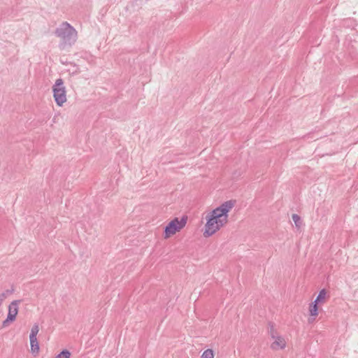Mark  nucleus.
Instances as JSON below:
<instances>
[{
  "label": "nucleus",
  "instance_id": "dca6fc26",
  "mask_svg": "<svg viewBox=\"0 0 358 358\" xmlns=\"http://www.w3.org/2000/svg\"><path fill=\"white\" fill-rule=\"evenodd\" d=\"M14 289H6L3 293H6V296L10 294H12L13 292Z\"/></svg>",
  "mask_w": 358,
  "mask_h": 358
},
{
  "label": "nucleus",
  "instance_id": "0eeeda50",
  "mask_svg": "<svg viewBox=\"0 0 358 358\" xmlns=\"http://www.w3.org/2000/svg\"><path fill=\"white\" fill-rule=\"evenodd\" d=\"M31 352L34 355H36L39 352V343L37 340V337L29 336Z\"/></svg>",
  "mask_w": 358,
  "mask_h": 358
},
{
  "label": "nucleus",
  "instance_id": "2eb2a0df",
  "mask_svg": "<svg viewBox=\"0 0 358 358\" xmlns=\"http://www.w3.org/2000/svg\"><path fill=\"white\" fill-rule=\"evenodd\" d=\"M269 327H270V329L268 331L269 332V334L271 335V338H275L277 335V332L274 328V325L272 322H269Z\"/></svg>",
  "mask_w": 358,
  "mask_h": 358
},
{
  "label": "nucleus",
  "instance_id": "7ed1b4c3",
  "mask_svg": "<svg viewBox=\"0 0 358 358\" xmlns=\"http://www.w3.org/2000/svg\"><path fill=\"white\" fill-rule=\"evenodd\" d=\"M187 217L183 215L180 220L175 217L171 220L164 229L163 236L165 239L170 238L176 232L183 229L187 224Z\"/></svg>",
  "mask_w": 358,
  "mask_h": 358
},
{
  "label": "nucleus",
  "instance_id": "423d86ee",
  "mask_svg": "<svg viewBox=\"0 0 358 358\" xmlns=\"http://www.w3.org/2000/svg\"><path fill=\"white\" fill-rule=\"evenodd\" d=\"M20 302V300H15L10 303L8 306V315H11L14 319H16V316L18 313V305Z\"/></svg>",
  "mask_w": 358,
  "mask_h": 358
},
{
  "label": "nucleus",
  "instance_id": "20e7f679",
  "mask_svg": "<svg viewBox=\"0 0 358 358\" xmlns=\"http://www.w3.org/2000/svg\"><path fill=\"white\" fill-rule=\"evenodd\" d=\"M53 98L58 106H62L66 101V92L62 78L56 80L52 86Z\"/></svg>",
  "mask_w": 358,
  "mask_h": 358
},
{
  "label": "nucleus",
  "instance_id": "1a4fd4ad",
  "mask_svg": "<svg viewBox=\"0 0 358 358\" xmlns=\"http://www.w3.org/2000/svg\"><path fill=\"white\" fill-rule=\"evenodd\" d=\"M326 295H327L326 289H322L319 292V293H318V294H317V297H316V299H315L314 301L316 303H318V304L322 303L324 301V299H325Z\"/></svg>",
  "mask_w": 358,
  "mask_h": 358
},
{
  "label": "nucleus",
  "instance_id": "9b49d317",
  "mask_svg": "<svg viewBox=\"0 0 358 358\" xmlns=\"http://www.w3.org/2000/svg\"><path fill=\"white\" fill-rule=\"evenodd\" d=\"M15 320V319H14V317H13L11 315H7L6 319L5 320H3L2 322L1 327L5 328V327H8L10 323L14 322Z\"/></svg>",
  "mask_w": 358,
  "mask_h": 358
},
{
  "label": "nucleus",
  "instance_id": "f8f14e48",
  "mask_svg": "<svg viewBox=\"0 0 358 358\" xmlns=\"http://www.w3.org/2000/svg\"><path fill=\"white\" fill-rule=\"evenodd\" d=\"M201 358H214V352L211 349H207L206 350L202 355Z\"/></svg>",
  "mask_w": 358,
  "mask_h": 358
},
{
  "label": "nucleus",
  "instance_id": "6e6552de",
  "mask_svg": "<svg viewBox=\"0 0 358 358\" xmlns=\"http://www.w3.org/2000/svg\"><path fill=\"white\" fill-rule=\"evenodd\" d=\"M309 314L315 320V317L318 315V303L313 301L309 304Z\"/></svg>",
  "mask_w": 358,
  "mask_h": 358
},
{
  "label": "nucleus",
  "instance_id": "ddd939ff",
  "mask_svg": "<svg viewBox=\"0 0 358 358\" xmlns=\"http://www.w3.org/2000/svg\"><path fill=\"white\" fill-rule=\"evenodd\" d=\"M292 220L294 221L296 227L299 228L301 225V219L297 214H293L292 216Z\"/></svg>",
  "mask_w": 358,
  "mask_h": 358
},
{
  "label": "nucleus",
  "instance_id": "9d476101",
  "mask_svg": "<svg viewBox=\"0 0 358 358\" xmlns=\"http://www.w3.org/2000/svg\"><path fill=\"white\" fill-rule=\"evenodd\" d=\"M71 352L69 350L64 349L59 354H58L55 358H70Z\"/></svg>",
  "mask_w": 358,
  "mask_h": 358
},
{
  "label": "nucleus",
  "instance_id": "f257e3e1",
  "mask_svg": "<svg viewBox=\"0 0 358 358\" xmlns=\"http://www.w3.org/2000/svg\"><path fill=\"white\" fill-rule=\"evenodd\" d=\"M235 203L234 200L227 201L208 213L206 217L204 237L211 236L227 223L228 213L234 206Z\"/></svg>",
  "mask_w": 358,
  "mask_h": 358
},
{
  "label": "nucleus",
  "instance_id": "f03ea898",
  "mask_svg": "<svg viewBox=\"0 0 358 358\" xmlns=\"http://www.w3.org/2000/svg\"><path fill=\"white\" fill-rule=\"evenodd\" d=\"M54 34L60 38L59 43L60 50L71 48L74 45L78 38L77 31L67 22H62L59 27L55 29Z\"/></svg>",
  "mask_w": 358,
  "mask_h": 358
},
{
  "label": "nucleus",
  "instance_id": "4468645a",
  "mask_svg": "<svg viewBox=\"0 0 358 358\" xmlns=\"http://www.w3.org/2000/svg\"><path fill=\"white\" fill-rule=\"evenodd\" d=\"M39 331V327L37 324H34L31 327V332L29 336L36 337Z\"/></svg>",
  "mask_w": 358,
  "mask_h": 358
},
{
  "label": "nucleus",
  "instance_id": "39448f33",
  "mask_svg": "<svg viewBox=\"0 0 358 358\" xmlns=\"http://www.w3.org/2000/svg\"><path fill=\"white\" fill-rule=\"evenodd\" d=\"M274 339H275V341L272 343V344L271 345V348L273 350H279V349H283L285 348L286 342L282 337H281L280 336H276Z\"/></svg>",
  "mask_w": 358,
  "mask_h": 358
}]
</instances>
